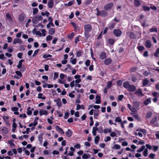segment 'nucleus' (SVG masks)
<instances>
[{
  "label": "nucleus",
  "mask_w": 159,
  "mask_h": 159,
  "mask_svg": "<svg viewBox=\"0 0 159 159\" xmlns=\"http://www.w3.org/2000/svg\"><path fill=\"white\" fill-rule=\"evenodd\" d=\"M132 115L135 119H137L138 120H140V117L137 114L132 113Z\"/></svg>",
  "instance_id": "34"
},
{
  "label": "nucleus",
  "mask_w": 159,
  "mask_h": 159,
  "mask_svg": "<svg viewBox=\"0 0 159 159\" xmlns=\"http://www.w3.org/2000/svg\"><path fill=\"white\" fill-rule=\"evenodd\" d=\"M58 76V74L57 72H55L54 73V75L53 77L54 80H55L56 79H57Z\"/></svg>",
  "instance_id": "64"
},
{
  "label": "nucleus",
  "mask_w": 159,
  "mask_h": 159,
  "mask_svg": "<svg viewBox=\"0 0 159 159\" xmlns=\"http://www.w3.org/2000/svg\"><path fill=\"white\" fill-rule=\"evenodd\" d=\"M15 73L20 77H22L23 76L22 74L20 71H15Z\"/></svg>",
  "instance_id": "45"
},
{
  "label": "nucleus",
  "mask_w": 159,
  "mask_h": 159,
  "mask_svg": "<svg viewBox=\"0 0 159 159\" xmlns=\"http://www.w3.org/2000/svg\"><path fill=\"white\" fill-rule=\"evenodd\" d=\"M80 37V35H79L75 37V43H77L79 41V39Z\"/></svg>",
  "instance_id": "55"
},
{
  "label": "nucleus",
  "mask_w": 159,
  "mask_h": 159,
  "mask_svg": "<svg viewBox=\"0 0 159 159\" xmlns=\"http://www.w3.org/2000/svg\"><path fill=\"white\" fill-rule=\"evenodd\" d=\"M122 121L121 118L120 117H116L115 120V121L116 122H121Z\"/></svg>",
  "instance_id": "54"
},
{
  "label": "nucleus",
  "mask_w": 159,
  "mask_h": 159,
  "mask_svg": "<svg viewBox=\"0 0 159 159\" xmlns=\"http://www.w3.org/2000/svg\"><path fill=\"white\" fill-rule=\"evenodd\" d=\"M152 46L151 41L149 40H147L145 43V46L147 48H150Z\"/></svg>",
  "instance_id": "11"
},
{
  "label": "nucleus",
  "mask_w": 159,
  "mask_h": 159,
  "mask_svg": "<svg viewBox=\"0 0 159 159\" xmlns=\"http://www.w3.org/2000/svg\"><path fill=\"white\" fill-rule=\"evenodd\" d=\"M84 28L85 36L87 39H88L90 36L89 32L92 30V26L89 24L86 25H84Z\"/></svg>",
  "instance_id": "1"
},
{
  "label": "nucleus",
  "mask_w": 159,
  "mask_h": 159,
  "mask_svg": "<svg viewBox=\"0 0 159 159\" xmlns=\"http://www.w3.org/2000/svg\"><path fill=\"white\" fill-rule=\"evenodd\" d=\"M111 134H110V135L111 136V137H116V133H115V132H111V133H110Z\"/></svg>",
  "instance_id": "63"
},
{
  "label": "nucleus",
  "mask_w": 159,
  "mask_h": 159,
  "mask_svg": "<svg viewBox=\"0 0 159 159\" xmlns=\"http://www.w3.org/2000/svg\"><path fill=\"white\" fill-rule=\"evenodd\" d=\"M17 43L21 44L22 43V40L20 39L16 38L14 40L13 42V44L15 45Z\"/></svg>",
  "instance_id": "9"
},
{
  "label": "nucleus",
  "mask_w": 159,
  "mask_h": 159,
  "mask_svg": "<svg viewBox=\"0 0 159 159\" xmlns=\"http://www.w3.org/2000/svg\"><path fill=\"white\" fill-rule=\"evenodd\" d=\"M52 36L48 35L46 37V40L47 41H51L52 40Z\"/></svg>",
  "instance_id": "52"
},
{
  "label": "nucleus",
  "mask_w": 159,
  "mask_h": 159,
  "mask_svg": "<svg viewBox=\"0 0 159 159\" xmlns=\"http://www.w3.org/2000/svg\"><path fill=\"white\" fill-rule=\"evenodd\" d=\"M138 48L139 51H142L144 50V48L142 46H140L138 47Z\"/></svg>",
  "instance_id": "58"
},
{
  "label": "nucleus",
  "mask_w": 159,
  "mask_h": 159,
  "mask_svg": "<svg viewBox=\"0 0 159 159\" xmlns=\"http://www.w3.org/2000/svg\"><path fill=\"white\" fill-rule=\"evenodd\" d=\"M114 6L113 2L108 3L106 4L104 7V8L105 10H109L111 9Z\"/></svg>",
  "instance_id": "5"
},
{
  "label": "nucleus",
  "mask_w": 159,
  "mask_h": 159,
  "mask_svg": "<svg viewBox=\"0 0 159 159\" xmlns=\"http://www.w3.org/2000/svg\"><path fill=\"white\" fill-rule=\"evenodd\" d=\"M89 157H90V155L86 154L85 153H84L82 157V158L84 159H87Z\"/></svg>",
  "instance_id": "38"
},
{
  "label": "nucleus",
  "mask_w": 159,
  "mask_h": 159,
  "mask_svg": "<svg viewBox=\"0 0 159 159\" xmlns=\"http://www.w3.org/2000/svg\"><path fill=\"white\" fill-rule=\"evenodd\" d=\"M70 115V113L69 112H66L65 113V116L64 118L65 119H67L68 118L69 116Z\"/></svg>",
  "instance_id": "50"
},
{
  "label": "nucleus",
  "mask_w": 159,
  "mask_h": 159,
  "mask_svg": "<svg viewBox=\"0 0 159 159\" xmlns=\"http://www.w3.org/2000/svg\"><path fill=\"white\" fill-rule=\"evenodd\" d=\"M25 14L24 13L21 14L19 16L18 19L20 21H23L25 19Z\"/></svg>",
  "instance_id": "14"
},
{
  "label": "nucleus",
  "mask_w": 159,
  "mask_h": 159,
  "mask_svg": "<svg viewBox=\"0 0 159 159\" xmlns=\"http://www.w3.org/2000/svg\"><path fill=\"white\" fill-rule=\"evenodd\" d=\"M39 115L40 116H42L43 115H46L48 114V111L46 110H41L39 111Z\"/></svg>",
  "instance_id": "13"
},
{
  "label": "nucleus",
  "mask_w": 159,
  "mask_h": 159,
  "mask_svg": "<svg viewBox=\"0 0 159 159\" xmlns=\"http://www.w3.org/2000/svg\"><path fill=\"white\" fill-rule=\"evenodd\" d=\"M11 110L13 111H17L18 110V108L17 107H13L11 108Z\"/></svg>",
  "instance_id": "62"
},
{
  "label": "nucleus",
  "mask_w": 159,
  "mask_h": 159,
  "mask_svg": "<svg viewBox=\"0 0 159 159\" xmlns=\"http://www.w3.org/2000/svg\"><path fill=\"white\" fill-rule=\"evenodd\" d=\"M152 150L154 152L156 151L158 149V147L157 146H156L155 145H152Z\"/></svg>",
  "instance_id": "49"
},
{
  "label": "nucleus",
  "mask_w": 159,
  "mask_h": 159,
  "mask_svg": "<svg viewBox=\"0 0 159 159\" xmlns=\"http://www.w3.org/2000/svg\"><path fill=\"white\" fill-rule=\"evenodd\" d=\"M66 136L68 137H70L72 135V132L70 129H68L65 133Z\"/></svg>",
  "instance_id": "21"
},
{
  "label": "nucleus",
  "mask_w": 159,
  "mask_h": 159,
  "mask_svg": "<svg viewBox=\"0 0 159 159\" xmlns=\"http://www.w3.org/2000/svg\"><path fill=\"white\" fill-rule=\"evenodd\" d=\"M116 24L114 22V21L112 20L109 25V28L110 29H112L114 27Z\"/></svg>",
  "instance_id": "27"
},
{
  "label": "nucleus",
  "mask_w": 159,
  "mask_h": 159,
  "mask_svg": "<svg viewBox=\"0 0 159 159\" xmlns=\"http://www.w3.org/2000/svg\"><path fill=\"white\" fill-rule=\"evenodd\" d=\"M26 70V67L24 65H23L22 66V67H21V68L20 69V70L21 72H23L24 71H25Z\"/></svg>",
  "instance_id": "61"
},
{
  "label": "nucleus",
  "mask_w": 159,
  "mask_h": 159,
  "mask_svg": "<svg viewBox=\"0 0 159 159\" xmlns=\"http://www.w3.org/2000/svg\"><path fill=\"white\" fill-rule=\"evenodd\" d=\"M38 124L37 121L34 120L33 123H30L29 125L28 126L29 127H32L31 129L32 130H33L35 129V127Z\"/></svg>",
  "instance_id": "8"
},
{
  "label": "nucleus",
  "mask_w": 159,
  "mask_h": 159,
  "mask_svg": "<svg viewBox=\"0 0 159 159\" xmlns=\"http://www.w3.org/2000/svg\"><path fill=\"white\" fill-rule=\"evenodd\" d=\"M41 32L42 33V36H45L46 35V30L44 29H43L41 30Z\"/></svg>",
  "instance_id": "59"
},
{
  "label": "nucleus",
  "mask_w": 159,
  "mask_h": 159,
  "mask_svg": "<svg viewBox=\"0 0 159 159\" xmlns=\"http://www.w3.org/2000/svg\"><path fill=\"white\" fill-rule=\"evenodd\" d=\"M155 156V155L153 153H150L149 156V158L152 159H153Z\"/></svg>",
  "instance_id": "60"
},
{
  "label": "nucleus",
  "mask_w": 159,
  "mask_h": 159,
  "mask_svg": "<svg viewBox=\"0 0 159 159\" xmlns=\"http://www.w3.org/2000/svg\"><path fill=\"white\" fill-rule=\"evenodd\" d=\"M111 60L110 58H108L105 60L104 63L106 65H108L111 63Z\"/></svg>",
  "instance_id": "22"
},
{
  "label": "nucleus",
  "mask_w": 159,
  "mask_h": 159,
  "mask_svg": "<svg viewBox=\"0 0 159 159\" xmlns=\"http://www.w3.org/2000/svg\"><path fill=\"white\" fill-rule=\"evenodd\" d=\"M111 131V129L110 128L109 129H106L103 130L104 133L107 134L108 133H110Z\"/></svg>",
  "instance_id": "30"
},
{
  "label": "nucleus",
  "mask_w": 159,
  "mask_h": 159,
  "mask_svg": "<svg viewBox=\"0 0 159 159\" xmlns=\"http://www.w3.org/2000/svg\"><path fill=\"white\" fill-rule=\"evenodd\" d=\"M99 116V111L98 110H95L94 114V117L95 119H97Z\"/></svg>",
  "instance_id": "26"
},
{
  "label": "nucleus",
  "mask_w": 159,
  "mask_h": 159,
  "mask_svg": "<svg viewBox=\"0 0 159 159\" xmlns=\"http://www.w3.org/2000/svg\"><path fill=\"white\" fill-rule=\"evenodd\" d=\"M6 21L9 24H11L13 22L12 16L9 13L6 14Z\"/></svg>",
  "instance_id": "3"
},
{
  "label": "nucleus",
  "mask_w": 159,
  "mask_h": 159,
  "mask_svg": "<svg viewBox=\"0 0 159 159\" xmlns=\"http://www.w3.org/2000/svg\"><path fill=\"white\" fill-rule=\"evenodd\" d=\"M134 106L136 107H138L140 105L139 103L137 101L134 102L133 103Z\"/></svg>",
  "instance_id": "44"
},
{
  "label": "nucleus",
  "mask_w": 159,
  "mask_h": 159,
  "mask_svg": "<svg viewBox=\"0 0 159 159\" xmlns=\"http://www.w3.org/2000/svg\"><path fill=\"white\" fill-rule=\"evenodd\" d=\"M98 130V128L96 127H93V128L92 134L94 136H95L96 134V131Z\"/></svg>",
  "instance_id": "24"
},
{
  "label": "nucleus",
  "mask_w": 159,
  "mask_h": 159,
  "mask_svg": "<svg viewBox=\"0 0 159 159\" xmlns=\"http://www.w3.org/2000/svg\"><path fill=\"white\" fill-rule=\"evenodd\" d=\"M151 102V99L150 98H148L145 101L144 103L145 105H147L150 103Z\"/></svg>",
  "instance_id": "33"
},
{
  "label": "nucleus",
  "mask_w": 159,
  "mask_h": 159,
  "mask_svg": "<svg viewBox=\"0 0 159 159\" xmlns=\"http://www.w3.org/2000/svg\"><path fill=\"white\" fill-rule=\"evenodd\" d=\"M1 132L4 134H7L8 133V130L7 128L3 127L2 128Z\"/></svg>",
  "instance_id": "17"
},
{
  "label": "nucleus",
  "mask_w": 159,
  "mask_h": 159,
  "mask_svg": "<svg viewBox=\"0 0 159 159\" xmlns=\"http://www.w3.org/2000/svg\"><path fill=\"white\" fill-rule=\"evenodd\" d=\"M107 85L106 87L108 88L109 89L112 86V83L111 81H109L107 82Z\"/></svg>",
  "instance_id": "51"
},
{
  "label": "nucleus",
  "mask_w": 159,
  "mask_h": 159,
  "mask_svg": "<svg viewBox=\"0 0 159 159\" xmlns=\"http://www.w3.org/2000/svg\"><path fill=\"white\" fill-rule=\"evenodd\" d=\"M159 54V48H157L155 52L154 53V56L156 57H158Z\"/></svg>",
  "instance_id": "41"
},
{
  "label": "nucleus",
  "mask_w": 159,
  "mask_h": 159,
  "mask_svg": "<svg viewBox=\"0 0 159 159\" xmlns=\"http://www.w3.org/2000/svg\"><path fill=\"white\" fill-rule=\"evenodd\" d=\"M48 8H51L53 6V0H49L48 2Z\"/></svg>",
  "instance_id": "15"
},
{
  "label": "nucleus",
  "mask_w": 159,
  "mask_h": 159,
  "mask_svg": "<svg viewBox=\"0 0 159 159\" xmlns=\"http://www.w3.org/2000/svg\"><path fill=\"white\" fill-rule=\"evenodd\" d=\"M145 148V146L144 145L142 146L140 149L137 150V152H140L144 150Z\"/></svg>",
  "instance_id": "43"
},
{
  "label": "nucleus",
  "mask_w": 159,
  "mask_h": 159,
  "mask_svg": "<svg viewBox=\"0 0 159 159\" xmlns=\"http://www.w3.org/2000/svg\"><path fill=\"white\" fill-rule=\"evenodd\" d=\"M74 35V33L72 32L71 34H69L67 35L68 37L70 39H72Z\"/></svg>",
  "instance_id": "35"
},
{
  "label": "nucleus",
  "mask_w": 159,
  "mask_h": 159,
  "mask_svg": "<svg viewBox=\"0 0 159 159\" xmlns=\"http://www.w3.org/2000/svg\"><path fill=\"white\" fill-rule=\"evenodd\" d=\"M157 121V117H155L154 118H153L151 121V123H152L154 124Z\"/></svg>",
  "instance_id": "48"
},
{
  "label": "nucleus",
  "mask_w": 159,
  "mask_h": 159,
  "mask_svg": "<svg viewBox=\"0 0 159 159\" xmlns=\"http://www.w3.org/2000/svg\"><path fill=\"white\" fill-rule=\"evenodd\" d=\"M122 32L120 30L114 29L113 30V34L116 37H120L122 34Z\"/></svg>",
  "instance_id": "4"
},
{
  "label": "nucleus",
  "mask_w": 159,
  "mask_h": 159,
  "mask_svg": "<svg viewBox=\"0 0 159 159\" xmlns=\"http://www.w3.org/2000/svg\"><path fill=\"white\" fill-rule=\"evenodd\" d=\"M134 93L137 96L139 97H140L144 95L141 89H139L134 92Z\"/></svg>",
  "instance_id": "6"
},
{
  "label": "nucleus",
  "mask_w": 159,
  "mask_h": 159,
  "mask_svg": "<svg viewBox=\"0 0 159 159\" xmlns=\"http://www.w3.org/2000/svg\"><path fill=\"white\" fill-rule=\"evenodd\" d=\"M7 142L11 148H13L15 147V144L13 143L14 140L13 139H11L10 140H8Z\"/></svg>",
  "instance_id": "12"
},
{
  "label": "nucleus",
  "mask_w": 159,
  "mask_h": 159,
  "mask_svg": "<svg viewBox=\"0 0 159 159\" xmlns=\"http://www.w3.org/2000/svg\"><path fill=\"white\" fill-rule=\"evenodd\" d=\"M43 17L41 16H34L33 17V18L32 19V21L33 22H34L35 21V19H37V21H39L40 20H41L42 19ZM36 21V20L35 21Z\"/></svg>",
  "instance_id": "16"
},
{
  "label": "nucleus",
  "mask_w": 159,
  "mask_h": 159,
  "mask_svg": "<svg viewBox=\"0 0 159 159\" xmlns=\"http://www.w3.org/2000/svg\"><path fill=\"white\" fill-rule=\"evenodd\" d=\"M152 113L151 112H148L146 114V117L147 118H149L152 116Z\"/></svg>",
  "instance_id": "31"
},
{
  "label": "nucleus",
  "mask_w": 159,
  "mask_h": 159,
  "mask_svg": "<svg viewBox=\"0 0 159 159\" xmlns=\"http://www.w3.org/2000/svg\"><path fill=\"white\" fill-rule=\"evenodd\" d=\"M152 95L155 97L157 98L159 97V94L156 92H154L152 93Z\"/></svg>",
  "instance_id": "47"
},
{
  "label": "nucleus",
  "mask_w": 159,
  "mask_h": 159,
  "mask_svg": "<svg viewBox=\"0 0 159 159\" xmlns=\"http://www.w3.org/2000/svg\"><path fill=\"white\" fill-rule=\"evenodd\" d=\"M120 148L121 146L120 145L117 144H115L112 148L113 149L117 150L120 149Z\"/></svg>",
  "instance_id": "28"
},
{
  "label": "nucleus",
  "mask_w": 159,
  "mask_h": 159,
  "mask_svg": "<svg viewBox=\"0 0 159 159\" xmlns=\"http://www.w3.org/2000/svg\"><path fill=\"white\" fill-rule=\"evenodd\" d=\"M149 31L151 32H157V28H152L150 29Z\"/></svg>",
  "instance_id": "57"
},
{
  "label": "nucleus",
  "mask_w": 159,
  "mask_h": 159,
  "mask_svg": "<svg viewBox=\"0 0 159 159\" xmlns=\"http://www.w3.org/2000/svg\"><path fill=\"white\" fill-rule=\"evenodd\" d=\"M99 139L100 138L99 136H96L95 137L94 139V143L95 144H98Z\"/></svg>",
  "instance_id": "40"
},
{
  "label": "nucleus",
  "mask_w": 159,
  "mask_h": 159,
  "mask_svg": "<svg viewBox=\"0 0 159 159\" xmlns=\"http://www.w3.org/2000/svg\"><path fill=\"white\" fill-rule=\"evenodd\" d=\"M52 57V56L50 54H44L43 56V57L44 58H48V57Z\"/></svg>",
  "instance_id": "56"
},
{
  "label": "nucleus",
  "mask_w": 159,
  "mask_h": 159,
  "mask_svg": "<svg viewBox=\"0 0 159 159\" xmlns=\"http://www.w3.org/2000/svg\"><path fill=\"white\" fill-rule=\"evenodd\" d=\"M123 86L130 92L134 91L136 89L135 86L133 85L130 84L129 82H128L124 83Z\"/></svg>",
  "instance_id": "2"
},
{
  "label": "nucleus",
  "mask_w": 159,
  "mask_h": 159,
  "mask_svg": "<svg viewBox=\"0 0 159 159\" xmlns=\"http://www.w3.org/2000/svg\"><path fill=\"white\" fill-rule=\"evenodd\" d=\"M54 101L57 102V105L58 107H59L61 106V102L59 98H58L56 100H54Z\"/></svg>",
  "instance_id": "25"
},
{
  "label": "nucleus",
  "mask_w": 159,
  "mask_h": 159,
  "mask_svg": "<svg viewBox=\"0 0 159 159\" xmlns=\"http://www.w3.org/2000/svg\"><path fill=\"white\" fill-rule=\"evenodd\" d=\"M43 94L42 93H39L38 94V98L39 99H45L46 98L45 97H42Z\"/></svg>",
  "instance_id": "36"
},
{
  "label": "nucleus",
  "mask_w": 159,
  "mask_h": 159,
  "mask_svg": "<svg viewBox=\"0 0 159 159\" xmlns=\"http://www.w3.org/2000/svg\"><path fill=\"white\" fill-rule=\"evenodd\" d=\"M76 58H74L73 59H72V57L71 58V62L72 63V64L73 65H75L76 64Z\"/></svg>",
  "instance_id": "53"
},
{
  "label": "nucleus",
  "mask_w": 159,
  "mask_h": 159,
  "mask_svg": "<svg viewBox=\"0 0 159 159\" xmlns=\"http://www.w3.org/2000/svg\"><path fill=\"white\" fill-rule=\"evenodd\" d=\"M55 129L57 131L61 134H64V132L63 130L60 128L58 126L56 125L55 127Z\"/></svg>",
  "instance_id": "10"
},
{
  "label": "nucleus",
  "mask_w": 159,
  "mask_h": 159,
  "mask_svg": "<svg viewBox=\"0 0 159 159\" xmlns=\"http://www.w3.org/2000/svg\"><path fill=\"white\" fill-rule=\"evenodd\" d=\"M149 81L146 79L143 80V85L144 86H146L148 83Z\"/></svg>",
  "instance_id": "37"
},
{
  "label": "nucleus",
  "mask_w": 159,
  "mask_h": 159,
  "mask_svg": "<svg viewBox=\"0 0 159 159\" xmlns=\"http://www.w3.org/2000/svg\"><path fill=\"white\" fill-rule=\"evenodd\" d=\"M84 107L83 106L80 105L79 104H77L76 109L77 110H79L80 109H84Z\"/></svg>",
  "instance_id": "39"
},
{
  "label": "nucleus",
  "mask_w": 159,
  "mask_h": 159,
  "mask_svg": "<svg viewBox=\"0 0 159 159\" xmlns=\"http://www.w3.org/2000/svg\"><path fill=\"white\" fill-rule=\"evenodd\" d=\"M143 154L145 157H147L148 155V149L147 148H145L143 152Z\"/></svg>",
  "instance_id": "42"
},
{
  "label": "nucleus",
  "mask_w": 159,
  "mask_h": 159,
  "mask_svg": "<svg viewBox=\"0 0 159 159\" xmlns=\"http://www.w3.org/2000/svg\"><path fill=\"white\" fill-rule=\"evenodd\" d=\"M101 97L98 95H97L96 97V101L95 103L96 104H99L101 102Z\"/></svg>",
  "instance_id": "19"
},
{
  "label": "nucleus",
  "mask_w": 159,
  "mask_h": 159,
  "mask_svg": "<svg viewBox=\"0 0 159 159\" xmlns=\"http://www.w3.org/2000/svg\"><path fill=\"white\" fill-rule=\"evenodd\" d=\"M108 42L110 44H113L114 43L115 41L113 39H109L108 40Z\"/></svg>",
  "instance_id": "46"
},
{
  "label": "nucleus",
  "mask_w": 159,
  "mask_h": 159,
  "mask_svg": "<svg viewBox=\"0 0 159 159\" xmlns=\"http://www.w3.org/2000/svg\"><path fill=\"white\" fill-rule=\"evenodd\" d=\"M55 32V30L54 28H51L49 29V34L51 35L53 34Z\"/></svg>",
  "instance_id": "29"
},
{
  "label": "nucleus",
  "mask_w": 159,
  "mask_h": 159,
  "mask_svg": "<svg viewBox=\"0 0 159 159\" xmlns=\"http://www.w3.org/2000/svg\"><path fill=\"white\" fill-rule=\"evenodd\" d=\"M30 109H31V108H30V107H29L27 108V114L28 115H30L32 114V110H30Z\"/></svg>",
  "instance_id": "32"
},
{
  "label": "nucleus",
  "mask_w": 159,
  "mask_h": 159,
  "mask_svg": "<svg viewBox=\"0 0 159 159\" xmlns=\"http://www.w3.org/2000/svg\"><path fill=\"white\" fill-rule=\"evenodd\" d=\"M97 15L102 16L105 17L107 16V13L106 11L102 10L98 12Z\"/></svg>",
  "instance_id": "7"
},
{
  "label": "nucleus",
  "mask_w": 159,
  "mask_h": 159,
  "mask_svg": "<svg viewBox=\"0 0 159 159\" xmlns=\"http://www.w3.org/2000/svg\"><path fill=\"white\" fill-rule=\"evenodd\" d=\"M134 4L136 7H139L140 5L141 2L139 0H135Z\"/></svg>",
  "instance_id": "23"
},
{
  "label": "nucleus",
  "mask_w": 159,
  "mask_h": 159,
  "mask_svg": "<svg viewBox=\"0 0 159 159\" xmlns=\"http://www.w3.org/2000/svg\"><path fill=\"white\" fill-rule=\"evenodd\" d=\"M24 61V60H21L19 61L18 65L17 66V68L18 69H20L22 67V63Z\"/></svg>",
  "instance_id": "18"
},
{
  "label": "nucleus",
  "mask_w": 159,
  "mask_h": 159,
  "mask_svg": "<svg viewBox=\"0 0 159 159\" xmlns=\"http://www.w3.org/2000/svg\"><path fill=\"white\" fill-rule=\"evenodd\" d=\"M106 57V53L104 52H102L99 56L100 58L102 59H104Z\"/></svg>",
  "instance_id": "20"
}]
</instances>
